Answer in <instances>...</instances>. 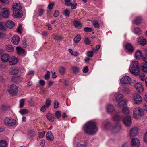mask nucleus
Listing matches in <instances>:
<instances>
[{
	"instance_id": "1",
	"label": "nucleus",
	"mask_w": 147,
	"mask_h": 147,
	"mask_svg": "<svg viewBox=\"0 0 147 147\" xmlns=\"http://www.w3.org/2000/svg\"><path fill=\"white\" fill-rule=\"evenodd\" d=\"M98 130L95 123L91 121H89L86 123L84 128L85 133L89 135H93Z\"/></svg>"
},
{
	"instance_id": "2",
	"label": "nucleus",
	"mask_w": 147,
	"mask_h": 147,
	"mask_svg": "<svg viewBox=\"0 0 147 147\" xmlns=\"http://www.w3.org/2000/svg\"><path fill=\"white\" fill-rule=\"evenodd\" d=\"M12 9L13 11V16L14 18H20L23 16V11L21 10V5L19 3H15L12 5Z\"/></svg>"
},
{
	"instance_id": "3",
	"label": "nucleus",
	"mask_w": 147,
	"mask_h": 147,
	"mask_svg": "<svg viewBox=\"0 0 147 147\" xmlns=\"http://www.w3.org/2000/svg\"><path fill=\"white\" fill-rule=\"evenodd\" d=\"M133 112L134 117L137 119H138L140 116H142L144 115L142 109L139 107H137L134 108Z\"/></svg>"
},
{
	"instance_id": "4",
	"label": "nucleus",
	"mask_w": 147,
	"mask_h": 147,
	"mask_svg": "<svg viewBox=\"0 0 147 147\" xmlns=\"http://www.w3.org/2000/svg\"><path fill=\"white\" fill-rule=\"evenodd\" d=\"M11 96L16 95L18 92V87L14 84L9 86L8 89L7 90Z\"/></svg>"
},
{
	"instance_id": "5",
	"label": "nucleus",
	"mask_w": 147,
	"mask_h": 147,
	"mask_svg": "<svg viewBox=\"0 0 147 147\" xmlns=\"http://www.w3.org/2000/svg\"><path fill=\"white\" fill-rule=\"evenodd\" d=\"M133 102L136 105L141 104L142 101V98L140 95L138 93H134L132 96Z\"/></svg>"
},
{
	"instance_id": "6",
	"label": "nucleus",
	"mask_w": 147,
	"mask_h": 147,
	"mask_svg": "<svg viewBox=\"0 0 147 147\" xmlns=\"http://www.w3.org/2000/svg\"><path fill=\"white\" fill-rule=\"evenodd\" d=\"M16 120L13 118L6 117L5 119L4 123L7 126H13L16 124Z\"/></svg>"
},
{
	"instance_id": "7",
	"label": "nucleus",
	"mask_w": 147,
	"mask_h": 147,
	"mask_svg": "<svg viewBox=\"0 0 147 147\" xmlns=\"http://www.w3.org/2000/svg\"><path fill=\"white\" fill-rule=\"evenodd\" d=\"M131 81V78L128 76H126L122 77L120 80V82L122 84H128L130 83Z\"/></svg>"
},
{
	"instance_id": "8",
	"label": "nucleus",
	"mask_w": 147,
	"mask_h": 147,
	"mask_svg": "<svg viewBox=\"0 0 147 147\" xmlns=\"http://www.w3.org/2000/svg\"><path fill=\"white\" fill-rule=\"evenodd\" d=\"M139 129L136 127H134L130 130L129 132V136L130 137H132L135 136L138 134Z\"/></svg>"
},
{
	"instance_id": "9",
	"label": "nucleus",
	"mask_w": 147,
	"mask_h": 147,
	"mask_svg": "<svg viewBox=\"0 0 147 147\" xmlns=\"http://www.w3.org/2000/svg\"><path fill=\"white\" fill-rule=\"evenodd\" d=\"M123 120L124 124L126 126H130L131 125L132 121L130 116H126L123 118Z\"/></svg>"
},
{
	"instance_id": "10",
	"label": "nucleus",
	"mask_w": 147,
	"mask_h": 147,
	"mask_svg": "<svg viewBox=\"0 0 147 147\" xmlns=\"http://www.w3.org/2000/svg\"><path fill=\"white\" fill-rule=\"evenodd\" d=\"M134 86L137 91L139 92H142L144 91V87L141 82H137L134 84Z\"/></svg>"
},
{
	"instance_id": "11",
	"label": "nucleus",
	"mask_w": 147,
	"mask_h": 147,
	"mask_svg": "<svg viewBox=\"0 0 147 147\" xmlns=\"http://www.w3.org/2000/svg\"><path fill=\"white\" fill-rule=\"evenodd\" d=\"M129 71L131 74L135 76H138L140 71L139 68L129 67Z\"/></svg>"
},
{
	"instance_id": "12",
	"label": "nucleus",
	"mask_w": 147,
	"mask_h": 147,
	"mask_svg": "<svg viewBox=\"0 0 147 147\" xmlns=\"http://www.w3.org/2000/svg\"><path fill=\"white\" fill-rule=\"evenodd\" d=\"M140 144L139 140L136 138H132L131 141V145L132 147H138Z\"/></svg>"
},
{
	"instance_id": "13",
	"label": "nucleus",
	"mask_w": 147,
	"mask_h": 147,
	"mask_svg": "<svg viewBox=\"0 0 147 147\" xmlns=\"http://www.w3.org/2000/svg\"><path fill=\"white\" fill-rule=\"evenodd\" d=\"M10 58L9 55L7 53L3 54L1 56V61L3 62H6L9 61Z\"/></svg>"
},
{
	"instance_id": "14",
	"label": "nucleus",
	"mask_w": 147,
	"mask_h": 147,
	"mask_svg": "<svg viewBox=\"0 0 147 147\" xmlns=\"http://www.w3.org/2000/svg\"><path fill=\"white\" fill-rule=\"evenodd\" d=\"M113 120L115 124H119V112L115 113L113 116Z\"/></svg>"
},
{
	"instance_id": "15",
	"label": "nucleus",
	"mask_w": 147,
	"mask_h": 147,
	"mask_svg": "<svg viewBox=\"0 0 147 147\" xmlns=\"http://www.w3.org/2000/svg\"><path fill=\"white\" fill-rule=\"evenodd\" d=\"M18 59L14 56L11 57L9 61V64L13 65L16 64L18 62Z\"/></svg>"
},
{
	"instance_id": "16",
	"label": "nucleus",
	"mask_w": 147,
	"mask_h": 147,
	"mask_svg": "<svg viewBox=\"0 0 147 147\" xmlns=\"http://www.w3.org/2000/svg\"><path fill=\"white\" fill-rule=\"evenodd\" d=\"M22 79V77L20 76H13L12 78V81L13 82L16 83L21 82Z\"/></svg>"
},
{
	"instance_id": "17",
	"label": "nucleus",
	"mask_w": 147,
	"mask_h": 147,
	"mask_svg": "<svg viewBox=\"0 0 147 147\" xmlns=\"http://www.w3.org/2000/svg\"><path fill=\"white\" fill-rule=\"evenodd\" d=\"M5 25L9 28H12L15 26L14 23L11 20H8L5 22Z\"/></svg>"
},
{
	"instance_id": "18",
	"label": "nucleus",
	"mask_w": 147,
	"mask_h": 147,
	"mask_svg": "<svg viewBox=\"0 0 147 147\" xmlns=\"http://www.w3.org/2000/svg\"><path fill=\"white\" fill-rule=\"evenodd\" d=\"M2 10L3 11L2 13L3 18H8L9 14V9L7 8H3Z\"/></svg>"
},
{
	"instance_id": "19",
	"label": "nucleus",
	"mask_w": 147,
	"mask_h": 147,
	"mask_svg": "<svg viewBox=\"0 0 147 147\" xmlns=\"http://www.w3.org/2000/svg\"><path fill=\"white\" fill-rule=\"evenodd\" d=\"M20 40V37L18 36H14L12 38L11 42L13 44L17 45L18 44Z\"/></svg>"
},
{
	"instance_id": "20",
	"label": "nucleus",
	"mask_w": 147,
	"mask_h": 147,
	"mask_svg": "<svg viewBox=\"0 0 147 147\" xmlns=\"http://www.w3.org/2000/svg\"><path fill=\"white\" fill-rule=\"evenodd\" d=\"M138 41L139 44L142 46L146 44V40L142 36L138 38Z\"/></svg>"
},
{
	"instance_id": "21",
	"label": "nucleus",
	"mask_w": 147,
	"mask_h": 147,
	"mask_svg": "<svg viewBox=\"0 0 147 147\" xmlns=\"http://www.w3.org/2000/svg\"><path fill=\"white\" fill-rule=\"evenodd\" d=\"M73 23L75 28L77 29H80L82 27V24L80 21L74 20L73 21Z\"/></svg>"
},
{
	"instance_id": "22",
	"label": "nucleus",
	"mask_w": 147,
	"mask_h": 147,
	"mask_svg": "<svg viewBox=\"0 0 147 147\" xmlns=\"http://www.w3.org/2000/svg\"><path fill=\"white\" fill-rule=\"evenodd\" d=\"M135 56L137 59H140L142 58V52L140 50H137L135 51Z\"/></svg>"
},
{
	"instance_id": "23",
	"label": "nucleus",
	"mask_w": 147,
	"mask_h": 147,
	"mask_svg": "<svg viewBox=\"0 0 147 147\" xmlns=\"http://www.w3.org/2000/svg\"><path fill=\"white\" fill-rule=\"evenodd\" d=\"M19 69L17 67H13L11 69L10 73L12 75L17 74L19 73Z\"/></svg>"
},
{
	"instance_id": "24",
	"label": "nucleus",
	"mask_w": 147,
	"mask_h": 147,
	"mask_svg": "<svg viewBox=\"0 0 147 147\" xmlns=\"http://www.w3.org/2000/svg\"><path fill=\"white\" fill-rule=\"evenodd\" d=\"M119 124H115L112 129V132L114 133H115L119 132Z\"/></svg>"
},
{
	"instance_id": "25",
	"label": "nucleus",
	"mask_w": 147,
	"mask_h": 147,
	"mask_svg": "<svg viewBox=\"0 0 147 147\" xmlns=\"http://www.w3.org/2000/svg\"><path fill=\"white\" fill-rule=\"evenodd\" d=\"M46 138L47 140L52 141L53 140L54 137L52 133L51 132H48L46 134Z\"/></svg>"
},
{
	"instance_id": "26",
	"label": "nucleus",
	"mask_w": 147,
	"mask_h": 147,
	"mask_svg": "<svg viewBox=\"0 0 147 147\" xmlns=\"http://www.w3.org/2000/svg\"><path fill=\"white\" fill-rule=\"evenodd\" d=\"M125 48L129 52H132L134 50V49L132 47L131 44L129 43L126 44Z\"/></svg>"
},
{
	"instance_id": "27",
	"label": "nucleus",
	"mask_w": 147,
	"mask_h": 147,
	"mask_svg": "<svg viewBox=\"0 0 147 147\" xmlns=\"http://www.w3.org/2000/svg\"><path fill=\"white\" fill-rule=\"evenodd\" d=\"M16 50L18 54L19 55L25 54V51L21 47H17L16 48Z\"/></svg>"
},
{
	"instance_id": "28",
	"label": "nucleus",
	"mask_w": 147,
	"mask_h": 147,
	"mask_svg": "<svg viewBox=\"0 0 147 147\" xmlns=\"http://www.w3.org/2000/svg\"><path fill=\"white\" fill-rule=\"evenodd\" d=\"M46 117L51 122H53L54 120V116L51 113H47L46 115Z\"/></svg>"
},
{
	"instance_id": "29",
	"label": "nucleus",
	"mask_w": 147,
	"mask_h": 147,
	"mask_svg": "<svg viewBox=\"0 0 147 147\" xmlns=\"http://www.w3.org/2000/svg\"><path fill=\"white\" fill-rule=\"evenodd\" d=\"M71 69L74 74H76L79 73L80 72V69L79 68L76 66H72Z\"/></svg>"
},
{
	"instance_id": "30",
	"label": "nucleus",
	"mask_w": 147,
	"mask_h": 147,
	"mask_svg": "<svg viewBox=\"0 0 147 147\" xmlns=\"http://www.w3.org/2000/svg\"><path fill=\"white\" fill-rule=\"evenodd\" d=\"M141 70L144 72L147 73V66L144 63H142L141 65Z\"/></svg>"
},
{
	"instance_id": "31",
	"label": "nucleus",
	"mask_w": 147,
	"mask_h": 147,
	"mask_svg": "<svg viewBox=\"0 0 147 147\" xmlns=\"http://www.w3.org/2000/svg\"><path fill=\"white\" fill-rule=\"evenodd\" d=\"M107 111L109 113L112 112L114 109V108L113 105L111 104H109L106 107Z\"/></svg>"
},
{
	"instance_id": "32",
	"label": "nucleus",
	"mask_w": 147,
	"mask_h": 147,
	"mask_svg": "<svg viewBox=\"0 0 147 147\" xmlns=\"http://www.w3.org/2000/svg\"><path fill=\"white\" fill-rule=\"evenodd\" d=\"M129 67L139 68V65L138 61H132Z\"/></svg>"
},
{
	"instance_id": "33",
	"label": "nucleus",
	"mask_w": 147,
	"mask_h": 147,
	"mask_svg": "<svg viewBox=\"0 0 147 147\" xmlns=\"http://www.w3.org/2000/svg\"><path fill=\"white\" fill-rule=\"evenodd\" d=\"M8 143L4 140H0V147H7Z\"/></svg>"
},
{
	"instance_id": "34",
	"label": "nucleus",
	"mask_w": 147,
	"mask_h": 147,
	"mask_svg": "<svg viewBox=\"0 0 147 147\" xmlns=\"http://www.w3.org/2000/svg\"><path fill=\"white\" fill-rule=\"evenodd\" d=\"M81 37L80 34H78L74 39V40L76 44L78 43L81 40Z\"/></svg>"
},
{
	"instance_id": "35",
	"label": "nucleus",
	"mask_w": 147,
	"mask_h": 147,
	"mask_svg": "<svg viewBox=\"0 0 147 147\" xmlns=\"http://www.w3.org/2000/svg\"><path fill=\"white\" fill-rule=\"evenodd\" d=\"M5 23L3 22H0V30L1 31H5L7 28L5 26Z\"/></svg>"
},
{
	"instance_id": "36",
	"label": "nucleus",
	"mask_w": 147,
	"mask_h": 147,
	"mask_svg": "<svg viewBox=\"0 0 147 147\" xmlns=\"http://www.w3.org/2000/svg\"><path fill=\"white\" fill-rule=\"evenodd\" d=\"M142 19V18L141 16L138 17L134 20V22L136 24L138 25L140 24Z\"/></svg>"
},
{
	"instance_id": "37",
	"label": "nucleus",
	"mask_w": 147,
	"mask_h": 147,
	"mask_svg": "<svg viewBox=\"0 0 147 147\" xmlns=\"http://www.w3.org/2000/svg\"><path fill=\"white\" fill-rule=\"evenodd\" d=\"M134 33L138 35H140L141 33L140 28L138 27L135 28L134 29Z\"/></svg>"
},
{
	"instance_id": "38",
	"label": "nucleus",
	"mask_w": 147,
	"mask_h": 147,
	"mask_svg": "<svg viewBox=\"0 0 147 147\" xmlns=\"http://www.w3.org/2000/svg\"><path fill=\"white\" fill-rule=\"evenodd\" d=\"M128 100L126 99L120 100V107L127 105Z\"/></svg>"
},
{
	"instance_id": "39",
	"label": "nucleus",
	"mask_w": 147,
	"mask_h": 147,
	"mask_svg": "<svg viewBox=\"0 0 147 147\" xmlns=\"http://www.w3.org/2000/svg\"><path fill=\"white\" fill-rule=\"evenodd\" d=\"M111 125V123L110 121H108L106 123L104 124L103 127L104 129L106 130L109 128Z\"/></svg>"
},
{
	"instance_id": "40",
	"label": "nucleus",
	"mask_w": 147,
	"mask_h": 147,
	"mask_svg": "<svg viewBox=\"0 0 147 147\" xmlns=\"http://www.w3.org/2000/svg\"><path fill=\"white\" fill-rule=\"evenodd\" d=\"M92 24L93 26L95 28H98L99 27V24L98 22L96 20H95L92 22Z\"/></svg>"
},
{
	"instance_id": "41",
	"label": "nucleus",
	"mask_w": 147,
	"mask_h": 147,
	"mask_svg": "<svg viewBox=\"0 0 147 147\" xmlns=\"http://www.w3.org/2000/svg\"><path fill=\"white\" fill-rule=\"evenodd\" d=\"M6 50L9 52L13 51L14 50V48L11 45H9L7 46L6 47Z\"/></svg>"
},
{
	"instance_id": "42",
	"label": "nucleus",
	"mask_w": 147,
	"mask_h": 147,
	"mask_svg": "<svg viewBox=\"0 0 147 147\" xmlns=\"http://www.w3.org/2000/svg\"><path fill=\"white\" fill-rule=\"evenodd\" d=\"M122 111L124 114L126 115L128 114L129 112V110L128 108L126 107H123Z\"/></svg>"
},
{
	"instance_id": "43",
	"label": "nucleus",
	"mask_w": 147,
	"mask_h": 147,
	"mask_svg": "<svg viewBox=\"0 0 147 147\" xmlns=\"http://www.w3.org/2000/svg\"><path fill=\"white\" fill-rule=\"evenodd\" d=\"M115 98V100L118 104L119 105V93H116L114 95Z\"/></svg>"
},
{
	"instance_id": "44",
	"label": "nucleus",
	"mask_w": 147,
	"mask_h": 147,
	"mask_svg": "<svg viewBox=\"0 0 147 147\" xmlns=\"http://www.w3.org/2000/svg\"><path fill=\"white\" fill-rule=\"evenodd\" d=\"M88 145V142L86 141L84 142V144H82L80 143H78L77 147H87Z\"/></svg>"
},
{
	"instance_id": "45",
	"label": "nucleus",
	"mask_w": 147,
	"mask_h": 147,
	"mask_svg": "<svg viewBox=\"0 0 147 147\" xmlns=\"http://www.w3.org/2000/svg\"><path fill=\"white\" fill-rule=\"evenodd\" d=\"M19 112L22 115H23L28 113V111L27 109H23L20 110L19 111Z\"/></svg>"
},
{
	"instance_id": "46",
	"label": "nucleus",
	"mask_w": 147,
	"mask_h": 147,
	"mask_svg": "<svg viewBox=\"0 0 147 147\" xmlns=\"http://www.w3.org/2000/svg\"><path fill=\"white\" fill-rule=\"evenodd\" d=\"M83 30L85 32H91L93 31V29L91 28L87 27H85L84 28Z\"/></svg>"
},
{
	"instance_id": "47",
	"label": "nucleus",
	"mask_w": 147,
	"mask_h": 147,
	"mask_svg": "<svg viewBox=\"0 0 147 147\" xmlns=\"http://www.w3.org/2000/svg\"><path fill=\"white\" fill-rule=\"evenodd\" d=\"M138 75L139 76V78L142 81H144L145 79V75L144 74L142 73H139V74Z\"/></svg>"
},
{
	"instance_id": "48",
	"label": "nucleus",
	"mask_w": 147,
	"mask_h": 147,
	"mask_svg": "<svg viewBox=\"0 0 147 147\" xmlns=\"http://www.w3.org/2000/svg\"><path fill=\"white\" fill-rule=\"evenodd\" d=\"M77 5V3L75 2L74 1H73L72 3L71 2L70 6L71 9H74L76 8Z\"/></svg>"
},
{
	"instance_id": "49",
	"label": "nucleus",
	"mask_w": 147,
	"mask_h": 147,
	"mask_svg": "<svg viewBox=\"0 0 147 147\" xmlns=\"http://www.w3.org/2000/svg\"><path fill=\"white\" fill-rule=\"evenodd\" d=\"M55 115L57 118L59 119L61 117V112L59 111H57L55 113Z\"/></svg>"
},
{
	"instance_id": "50",
	"label": "nucleus",
	"mask_w": 147,
	"mask_h": 147,
	"mask_svg": "<svg viewBox=\"0 0 147 147\" xmlns=\"http://www.w3.org/2000/svg\"><path fill=\"white\" fill-rule=\"evenodd\" d=\"M129 91V89L126 87H124L122 89L120 90V92H123L124 93H127Z\"/></svg>"
},
{
	"instance_id": "51",
	"label": "nucleus",
	"mask_w": 147,
	"mask_h": 147,
	"mask_svg": "<svg viewBox=\"0 0 147 147\" xmlns=\"http://www.w3.org/2000/svg\"><path fill=\"white\" fill-rule=\"evenodd\" d=\"M25 100L24 99H21L20 101V105L19 107L21 108H22L24 104Z\"/></svg>"
},
{
	"instance_id": "52",
	"label": "nucleus",
	"mask_w": 147,
	"mask_h": 147,
	"mask_svg": "<svg viewBox=\"0 0 147 147\" xmlns=\"http://www.w3.org/2000/svg\"><path fill=\"white\" fill-rule=\"evenodd\" d=\"M84 42L86 45H89L91 43L90 40L87 38H85L84 39Z\"/></svg>"
},
{
	"instance_id": "53",
	"label": "nucleus",
	"mask_w": 147,
	"mask_h": 147,
	"mask_svg": "<svg viewBox=\"0 0 147 147\" xmlns=\"http://www.w3.org/2000/svg\"><path fill=\"white\" fill-rule=\"evenodd\" d=\"M65 69L63 67H61L59 69V71L61 74L63 75L65 73Z\"/></svg>"
},
{
	"instance_id": "54",
	"label": "nucleus",
	"mask_w": 147,
	"mask_h": 147,
	"mask_svg": "<svg viewBox=\"0 0 147 147\" xmlns=\"http://www.w3.org/2000/svg\"><path fill=\"white\" fill-rule=\"evenodd\" d=\"M94 52L92 49L91 51H88L87 53V55L88 57H92L93 56V53Z\"/></svg>"
},
{
	"instance_id": "55",
	"label": "nucleus",
	"mask_w": 147,
	"mask_h": 147,
	"mask_svg": "<svg viewBox=\"0 0 147 147\" xmlns=\"http://www.w3.org/2000/svg\"><path fill=\"white\" fill-rule=\"evenodd\" d=\"M64 14L65 16L69 17V16L70 11L67 9H65L64 11Z\"/></svg>"
},
{
	"instance_id": "56",
	"label": "nucleus",
	"mask_w": 147,
	"mask_h": 147,
	"mask_svg": "<svg viewBox=\"0 0 147 147\" xmlns=\"http://www.w3.org/2000/svg\"><path fill=\"white\" fill-rule=\"evenodd\" d=\"M50 74L49 71H47L46 74L44 78L45 79L48 80L50 77Z\"/></svg>"
},
{
	"instance_id": "57",
	"label": "nucleus",
	"mask_w": 147,
	"mask_h": 147,
	"mask_svg": "<svg viewBox=\"0 0 147 147\" xmlns=\"http://www.w3.org/2000/svg\"><path fill=\"white\" fill-rule=\"evenodd\" d=\"M54 39L56 40H60L61 39V37L57 35H54L53 36Z\"/></svg>"
},
{
	"instance_id": "58",
	"label": "nucleus",
	"mask_w": 147,
	"mask_h": 147,
	"mask_svg": "<svg viewBox=\"0 0 147 147\" xmlns=\"http://www.w3.org/2000/svg\"><path fill=\"white\" fill-rule=\"evenodd\" d=\"M54 104L55 108H57L59 107V104L57 101H55L54 102Z\"/></svg>"
},
{
	"instance_id": "59",
	"label": "nucleus",
	"mask_w": 147,
	"mask_h": 147,
	"mask_svg": "<svg viewBox=\"0 0 147 147\" xmlns=\"http://www.w3.org/2000/svg\"><path fill=\"white\" fill-rule=\"evenodd\" d=\"M65 5L67 6H69L70 5L71 0H64Z\"/></svg>"
},
{
	"instance_id": "60",
	"label": "nucleus",
	"mask_w": 147,
	"mask_h": 147,
	"mask_svg": "<svg viewBox=\"0 0 147 147\" xmlns=\"http://www.w3.org/2000/svg\"><path fill=\"white\" fill-rule=\"evenodd\" d=\"M17 30L18 32L20 34L22 33V25H20Z\"/></svg>"
},
{
	"instance_id": "61",
	"label": "nucleus",
	"mask_w": 147,
	"mask_h": 147,
	"mask_svg": "<svg viewBox=\"0 0 147 147\" xmlns=\"http://www.w3.org/2000/svg\"><path fill=\"white\" fill-rule=\"evenodd\" d=\"M54 5V3L53 2L50 3L48 6V8L49 9H52Z\"/></svg>"
},
{
	"instance_id": "62",
	"label": "nucleus",
	"mask_w": 147,
	"mask_h": 147,
	"mask_svg": "<svg viewBox=\"0 0 147 147\" xmlns=\"http://www.w3.org/2000/svg\"><path fill=\"white\" fill-rule=\"evenodd\" d=\"M46 104L47 107H48L51 104V101L49 99H47L46 101Z\"/></svg>"
},
{
	"instance_id": "63",
	"label": "nucleus",
	"mask_w": 147,
	"mask_h": 147,
	"mask_svg": "<svg viewBox=\"0 0 147 147\" xmlns=\"http://www.w3.org/2000/svg\"><path fill=\"white\" fill-rule=\"evenodd\" d=\"M88 70V67L87 66L84 67L83 69V71L84 73H87Z\"/></svg>"
},
{
	"instance_id": "64",
	"label": "nucleus",
	"mask_w": 147,
	"mask_h": 147,
	"mask_svg": "<svg viewBox=\"0 0 147 147\" xmlns=\"http://www.w3.org/2000/svg\"><path fill=\"white\" fill-rule=\"evenodd\" d=\"M39 134V137L40 138H42L45 136V132H42L38 133Z\"/></svg>"
}]
</instances>
